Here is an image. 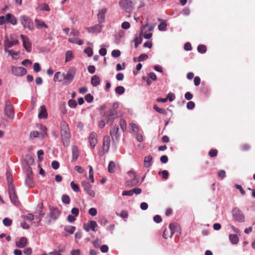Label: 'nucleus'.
<instances>
[{
	"label": "nucleus",
	"instance_id": "obj_1",
	"mask_svg": "<svg viewBox=\"0 0 255 255\" xmlns=\"http://www.w3.org/2000/svg\"><path fill=\"white\" fill-rule=\"evenodd\" d=\"M60 128L63 144L64 145L68 146L69 145V140L71 136L68 125L65 121H62L60 123Z\"/></svg>",
	"mask_w": 255,
	"mask_h": 255
},
{
	"label": "nucleus",
	"instance_id": "obj_2",
	"mask_svg": "<svg viewBox=\"0 0 255 255\" xmlns=\"http://www.w3.org/2000/svg\"><path fill=\"white\" fill-rule=\"evenodd\" d=\"M4 51H6V48L11 47L14 45L19 44V41L14 34H11L9 36L5 35L3 40Z\"/></svg>",
	"mask_w": 255,
	"mask_h": 255
},
{
	"label": "nucleus",
	"instance_id": "obj_3",
	"mask_svg": "<svg viewBox=\"0 0 255 255\" xmlns=\"http://www.w3.org/2000/svg\"><path fill=\"white\" fill-rule=\"evenodd\" d=\"M136 0H121L119 1V5L126 12L130 13L134 6Z\"/></svg>",
	"mask_w": 255,
	"mask_h": 255
},
{
	"label": "nucleus",
	"instance_id": "obj_4",
	"mask_svg": "<svg viewBox=\"0 0 255 255\" xmlns=\"http://www.w3.org/2000/svg\"><path fill=\"white\" fill-rule=\"evenodd\" d=\"M76 74V70L74 68H71L68 70L66 74H64V84L68 85L74 79Z\"/></svg>",
	"mask_w": 255,
	"mask_h": 255
},
{
	"label": "nucleus",
	"instance_id": "obj_5",
	"mask_svg": "<svg viewBox=\"0 0 255 255\" xmlns=\"http://www.w3.org/2000/svg\"><path fill=\"white\" fill-rule=\"evenodd\" d=\"M20 21L24 28H27L30 30L34 29V24L32 21L27 16L22 15L20 17Z\"/></svg>",
	"mask_w": 255,
	"mask_h": 255
},
{
	"label": "nucleus",
	"instance_id": "obj_6",
	"mask_svg": "<svg viewBox=\"0 0 255 255\" xmlns=\"http://www.w3.org/2000/svg\"><path fill=\"white\" fill-rule=\"evenodd\" d=\"M5 114L10 119H13L14 116L13 106L10 101L7 100L5 103L4 108Z\"/></svg>",
	"mask_w": 255,
	"mask_h": 255
},
{
	"label": "nucleus",
	"instance_id": "obj_7",
	"mask_svg": "<svg viewBox=\"0 0 255 255\" xmlns=\"http://www.w3.org/2000/svg\"><path fill=\"white\" fill-rule=\"evenodd\" d=\"M232 215L234 219L238 222L245 221V216L241 210L237 208H235L232 210Z\"/></svg>",
	"mask_w": 255,
	"mask_h": 255
},
{
	"label": "nucleus",
	"instance_id": "obj_8",
	"mask_svg": "<svg viewBox=\"0 0 255 255\" xmlns=\"http://www.w3.org/2000/svg\"><path fill=\"white\" fill-rule=\"evenodd\" d=\"M128 174L130 180L127 181V185L130 187L136 185L138 182V179L136 178L135 173L130 170L128 172Z\"/></svg>",
	"mask_w": 255,
	"mask_h": 255
},
{
	"label": "nucleus",
	"instance_id": "obj_9",
	"mask_svg": "<svg viewBox=\"0 0 255 255\" xmlns=\"http://www.w3.org/2000/svg\"><path fill=\"white\" fill-rule=\"evenodd\" d=\"M8 192L11 202L13 204L18 205L19 203V202L18 201L17 196L16 194L15 187H12V186H11L10 188H8Z\"/></svg>",
	"mask_w": 255,
	"mask_h": 255
},
{
	"label": "nucleus",
	"instance_id": "obj_10",
	"mask_svg": "<svg viewBox=\"0 0 255 255\" xmlns=\"http://www.w3.org/2000/svg\"><path fill=\"white\" fill-rule=\"evenodd\" d=\"M12 74L15 76H22L27 73V70L25 68L22 67L11 66Z\"/></svg>",
	"mask_w": 255,
	"mask_h": 255
},
{
	"label": "nucleus",
	"instance_id": "obj_11",
	"mask_svg": "<svg viewBox=\"0 0 255 255\" xmlns=\"http://www.w3.org/2000/svg\"><path fill=\"white\" fill-rule=\"evenodd\" d=\"M49 216L53 220L58 219L61 213L58 208L49 206Z\"/></svg>",
	"mask_w": 255,
	"mask_h": 255
},
{
	"label": "nucleus",
	"instance_id": "obj_12",
	"mask_svg": "<svg viewBox=\"0 0 255 255\" xmlns=\"http://www.w3.org/2000/svg\"><path fill=\"white\" fill-rule=\"evenodd\" d=\"M82 185L85 191L91 197H94L95 195L94 191L92 189V185L88 182L83 181Z\"/></svg>",
	"mask_w": 255,
	"mask_h": 255
},
{
	"label": "nucleus",
	"instance_id": "obj_13",
	"mask_svg": "<svg viewBox=\"0 0 255 255\" xmlns=\"http://www.w3.org/2000/svg\"><path fill=\"white\" fill-rule=\"evenodd\" d=\"M20 37L22 40L23 46L27 52L31 50V44L29 41V38L24 35L21 34Z\"/></svg>",
	"mask_w": 255,
	"mask_h": 255
},
{
	"label": "nucleus",
	"instance_id": "obj_14",
	"mask_svg": "<svg viewBox=\"0 0 255 255\" xmlns=\"http://www.w3.org/2000/svg\"><path fill=\"white\" fill-rule=\"evenodd\" d=\"M89 141L92 148H94L97 143V134L95 132H91L89 136Z\"/></svg>",
	"mask_w": 255,
	"mask_h": 255
},
{
	"label": "nucleus",
	"instance_id": "obj_15",
	"mask_svg": "<svg viewBox=\"0 0 255 255\" xmlns=\"http://www.w3.org/2000/svg\"><path fill=\"white\" fill-rule=\"evenodd\" d=\"M110 143H111V138L110 136L106 135L104 137L103 142V149L104 152H108L110 147Z\"/></svg>",
	"mask_w": 255,
	"mask_h": 255
},
{
	"label": "nucleus",
	"instance_id": "obj_16",
	"mask_svg": "<svg viewBox=\"0 0 255 255\" xmlns=\"http://www.w3.org/2000/svg\"><path fill=\"white\" fill-rule=\"evenodd\" d=\"M27 244V240L25 237H22L20 238L18 242H16V246L18 248H24Z\"/></svg>",
	"mask_w": 255,
	"mask_h": 255
},
{
	"label": "nucleus",
	"instance_id": "obj_17",
	"mask_svg": "<svg viewBox=\"0 0 255 255\" xmlns=\"http://www.w3.org/2000/svg\"><path fill=\"white\" fill-rule=\"evenodd\" d=\"M6 22L16 25L17 24V20L16 17L10 13H7L6 15Z\"/></svg>",
	"mask_w": 255,
	"mask_h": 255
},
{
	"label": "nucleus",
	"instance_id": "obj_18",
	"mask_svg": "<svg viewBox=\"0 0 255 255\" xmlns=\"http://www.w3.org/2000/svg\"><path fill=\"white\" fill-rule=\"evenodd\" d=\"M72 161H75L78 159L79 156L78 148L76 146H72Z\"/></svg>",
	"mask_w": 255,
	"mask_h": 255
},
{
	"label": "nucleus",
	"instance_id": "obj_19",
	"mask_svg": "<svg viewBox=\"0 0 255 255\" xmlns=\"http://www.w3.org/2000/svg\"><path fill=\"white\" fill-rule=\"evenodd\" d=\"M119 128L118 126L115 125L110 131V135L112 137L115 136V138L118 139L119 137Z\"/></svg>",
	"mask_w": 255,
	"mask_h": 255
},
{
	"label": "nucleus",
	"instance_id": "obj_20",
	"mask_svg": "<svg viewBox=\"0 0 255 255\" xmlns=\"http://www.w3.org/2000/svg\"><path fill=\"white\" fill-rule=\"evenodd\" d=\"M106 11L107 9L106 8H103L99 12L97 16L100 23H102L105 21V16Z\"/></svg>",
	"mask_w": 255,
	"mask_h": 255
},
{
	"label": "nucleus",
	"instance_id": "obj_21",
	"mask_svg": "<svg viewBox=\"0 0 255 255\" xmlns=\"http://www.w3.org/2000/svg\"><path fill=\"white\" fill-rule=\"evenodd\" d=\"M38 117L39 119H46L47 117V114L45 106L43 105L40 107V111L38 114Z\"/></svg>",
	"mask_w": 255,
	"mask_h": 255
},
{
	"label": "nucleus",
	"instance_id": "obj_22",
	"mask_svg": "<svg viewBox=\"0 0 255 255\" xmlns=\"http://www.w3.org/2000/svg\"><path fill=\"white\" fill-rule=\"evenodd\" d=\"M102 26L100 24H96L93 26L87 28L89 32L94 33L95 32H99L101 30Z\"/></svg>",
	"mask_w": 255,
	"mask_h": 255
},
{
	"label": "nucleus",
	"instance_id": "obj_23",
	"mask_svg": "<svg viewBox=\"0 0 255 255\" xmlns=\"http://www.w3.org/2000/svg\"><path fill=\"white\" fill-rule=\"evenodd\" d=\"M26 185L29 187L33 186V175H26L25 180Z\"/></svg>",
	"mask_w": 255,
	"mask_h": 255
},
{
	"label": "nucleus",
	"instance_id": "obj_24",
	"mask_svg": "<svg viewBox=\"0 0 255 255\" xmlns=\"http://www.w3.org/2000/svg\"><path fill=\"white\" fill-rule=\"evenodd\" d=\"M64 73L62 74L60 72H57L54 76L53 80L55 82H61L63 80Z\"/></svg>",
	"mask_w": 255,
	"mask_h": 255
},
{
	"label": "nucleus",
	"instance_id": "obj_25",
	"mask_svg": "<svg viewBox=\"0 0 255 255\" xmlns=\"http://www.w3.org/2000/svg\"><path fill=\"white\" fill-rule=\"evenodd\" d=\"M6 179L8 184V188H10L11 186H12V187H15L13 183L12 176L10 173H6Z\"/></svg>",
	"mask_w": 255,
	"mask_h": 255
},
{
	"label": "nucleus",
	"instance_id": "obj_26",
	"mask_svg": "<svg viewBox=\"0 0 255 255\" xmlns=\"http://www.w3.org/2000/svg\"><path fill=\"white\" fill-rule=\"evenodd\" d=\"M35 23L37 28H41L42 27H48V26L44 23L43 21L40 20L38 19H35Z\"/></svg>",
	"mask_w": 255,
	"mask_h": 255
},
{
	"label": "nucleus",
	"instance_id": "obj_27",
	"mask_svg": "<svg viewBox=\"0 0 255 255\" xmlns=\"http://www.w3.org/2000/svg\"><path fill=\"white\" fill-rule=\"evenodd\" d=\"M100 83V79L98 76L94 75L91 79V84L94 86L96 87L99 85Z\"/></svg>",
	"mask_w": 255,
	"mask_h": 255
},
{
	"label": "nucleus",
	"instance_id": "obj_28",
	"mask_svg": "<svg viewBox=\"0 0 255 255\" xmlns=\"http://www.w3.org/2000/svg\"><path fill=\"white\" fill-rule=\"evenodd\" d=\"M152 156L150 155L146 156L144 159V164L146 167H149L151 164Z\"/></svg>",
	"mask_w": 255,
	"mask_h": 255
},
{
	"label": "nucleus",
	"instance_id": "obj_29",
	"mask_svg": "<svg viewBox=\"0 0 255 255\" xmlns=\"http://www.w3.org/2000/svg\"><path fill=\"white\" fill-rule=\"evenodd\" d=\"M143 29H142L140 33V36L139 37H136L134 39V47L135 48H136L138 47V45L141 43L142 39L141 38V35L142 34Z\"/></svg>",
	"mask_w": 255,
	"mask_h": 255
},
{
	"label": "nucleus",
	"instance_id": "obj_30",
	"mask_svg": "<svg viewBox=\"0 0 255 255\" xmlns=\"http://www.w3.org/2000/svg\"><path fill=\"white\" fill-rule=\"evenodd\" d=\"M229 239L233 244H237L239 242V238L236 234H231L229 235Z\"/></svg>",
	"mask_w": 255,
	"mask_h": 255
},
{
	"label": "nucleus",
	"instance_id": "obj_31",
	"mask_svg": "<svg viewBox=\"0 0 255 255\" xmlns=\"http://www.w3.org/2000/svg\"><path fill=\"white\" fill-rule=\"evenodd\" d=\"M176 228H177L176 225L174 223H171V224H169V230H168L170 233L169 238H171L172 236H173V235L174 234Z\"/></svg>",
	"mask_w": 255,
	"mask_h": 255
},
{
	"label": "nucleus",
	"instance_id": "obj_32",
	"mask_svg": "<svg viewBox=\"0 0 255 255\" xmlns=\"http://www.w3.org/2000/svg\"><path fill=\"white\" fill-rule=\"evenodd\" d=\"M116 170V166L114 162L110 161L108 165V171L110 173H114Z\"/></svg>",
	"mask_w": 255,
	"mask_h": 255
},
{
	"label": "nucleus",
	"instance_id": "obj_33",
	"mask_svg": "<svg viewBox=\"0 0 255 255\" xmlns=\"http://www.w3.org/2000/svg\"><path fill=\"white\" fill-rule=\"evenodd\" d=\"M74 58V55L72 51L68 50L66 53L65 62L70 61Z\"/></svg>",
	"mask_w": 255,
	"mask_h": 255
},
{
	"label": "nucleus",
	"instance_id": "obj_34",
	"mask_svg": "<svg viewBox=\"0 0 255 255\" xmlns=\"http://www.w3.org/2000/svg\"><path fill=\"white\" fill-rule=\"evenodd\" d=\"M40 134L41 135L42 138H43L44 135L42 133H40L37 131H31L29 134V138L32 139L34 138L38 137Z\"/></svg>",
	"mask_w": 255,
	"mask_h": 255
},
{
	"label": "nucleus",
	"instance_id": "obj_35",
	"mask_svg": "<svg viewBox=\"0 0 255 255\" xmlns=\"http://www.w3.org/2000/svg\"><path fill=\"white\" fill-rule=\"evenodd\" d=\"M107 116L115 117V118L119 117L117 111L112 108L107 112Z\"/></svg>",
	"mask_w": 255,
	"mask_h": 255
},
{
	"label": "nucleus",
	"instance_id": "obj_36",
	"mask_svg": "<svg viewBox=\"0 0 255 255\" xmlns=\"http://www.w3.org/2000/svg\"><path fill=\"white\" fill-rule=\"evenodd\" d=\"M153 108L155 111L161 114L165 115L167 114V112L164 109L159 108L156 105L153 106Z\"/></svg>",
	"mask_w": 255,
	"mask_h": 255
},
{
	"label": "nucleus",
	"instance_id": "obj_37",
	"mask_svg": "<svg viewBox=\"0 0 255 255\" xmlns=\"http://www.w3.org/2000/svg\"><path fill=\"white\" fill-rule=\"evenodd\" d=\"M64 230L69 234H72L75 231L76 228L75 227L72 226H66Z\"/></svg>",
	"mask_w": 255,
	"mask_h": 255
},
{
	"label": "nucleus",
	"instance_id": "obj_38",
	"mask_svg": "<svg viewBox=\"0 0 255 255\" xmlns=\"http://www.w3.org/2000/svg\"><path fill=\"white\" fill-rule=\"evenodd\" d=\"M69 41L71 43H76L79 45H81L83 44V41L82 40L77 39L76 38H69Z\"/></svg>",
	"mask_w": 255,
	"mask_h": 255
},
{
	"label": "nucleus",
	"instance_id": "obj_39",
	"mask_svg": "<svg viewBox=\"0 0 255 255\" xmlns=\"http://www.w3.org/2000/svg\"><path fill=\"white\" fill-rule=\"evenodd\" d=\"M116 93L119 95H122L125 93V89L123 86H118L115 89Z\"/></svg>",
	"mask_w": 255,
	"mask_h": 255
},
{
	"label": "nucleus",
	"instance_id": "obj_40",
	"mask_svg": "<svg viewBox=\"0 0 255 255\" xmlns=\"http://www.w3.org/2000/svg\"><path fill=\"white\" fill-rule=\"evenodd\" d=\"M43 208V203H40L37 205V212L39 214V216H43L44 215V213H42V209Z\"/></svg>",
	"mask_w": 255,
	"mask_h": 255
},
{
	"label": "nucleus",
	"instance_id": "obj_41",
	"mask_svg": "<svg viewBox=\"0 0 255 255\" xmlns=\"http://www.w3.org/2000/svg\"><path fill=\"white\" fill-rule=\"evenodd\" d=\"M197 50L199 53H204L207 51V48L205 45H199L197 47Z\"/></svg>",
	"mask_w": 255,
	"mask_h": 255
},
{
	"label": "nucleus",
	"instance_id": "obj_42",
	"mask_svg": "<svg viewBox=\"0 0 255 255\" xmlns=\"http://www.w3.org/2000/svg\"><path fill=\"white\" fill-rule=\"evenodd\" d=\"M89 226L90 229H91L93 231L95 232L96 231V228L97 227L98 225L95 221H90L89 222Z\"/></svg>",
	"mask_w": 255,
	"mask_h": 255
},
{
	"label": "nucleus",
	"instance_id": "obj_43",
	"mask_svg": "<svg viewBox=\"0 0 255 255\" xmlns=\"http://www.w3.org/2000/svg\"><path fill=\"white\" fill-rule=\"evenodd\" d=\"M62 201L64 203L66 204H69L70 202V199L69 196L67 195H63L62 196Z\"/></svg>",
	"mask_w": 255,
	"mask_h": 255
},
{
	"label": "nucleus",
	"instance_id": "obj_44",
	"mask_svg": "<svg viewBox=\"0 0 255 255\" xmlns=\"http://www.w3.org/2000/svg\"><path fill=\"white\" fill-rule=\"evenodd\" d=\"M2 223L6 227L10 226L12 224V220L8 218H5L3 219Z\"/></svg>",
	"mask_w": 255,
	"mask_h": 255
},
{
	"label": "nucleus",
	"instance_id": "obj_45",
	"mask_svg": "<svg viewBox=\"0 0 255 255\" xmlns=\"http://www.w3.org/2000/svg\"><path fill=\"white\" fill-rule=\"evenodd\" d=\"M119 124L122 129L123 130V131H124L127 128V123L126 121L123 119H121L119 122Z\"/></svg>",
	"mask_w": 255,
	"mask_h": 255
},
{
	"label": "nucleus",
	"instance_id": "obj_46",
	"mask_svg": "<svg viewBox=\"0 0 255 255\" xmlns=\"http://www.w3.org/2000/svg\"><path fill=\"white\" fill-rule=\"evenodd\" d=\"M85 100L89 103L93 101L94 97L91 94H88L85 96Z\"/></svg>",
	"mask_w": 255,
	"mask_h": 255
},
{
	"label": "nucleus",
	"instance_id": "obj_47",
	"mask_svg": "<svg viewBox=\"0 0 255 255\" xmlns=\"http://www.w3.org/2000/svg\"><path fill=\"white\" fill-rule=\"evenodd\" d=\"M71 186L73 190H74L75 192H79L80 189L79 186L74 183L73 181H72L70 183Z\"/></svg>",
	"mask_w": 255,
	"mask_h": 255
},
{
	"label": "nucleus",
	"instance_id": "obj_48",
	"mask_svg": "<svg viewBox=\"0 0 255 255\" xmlns=\"http://www.w3.org/2000/svg\"><path fill=\"white\" fill-rule=\"evenodd\" d=\"M39 9L41 10H46V11H49L50 8L49 7V6L46 3H43L39 5Z\"/></svg>",
	"mask_w": 255,
	"mask_h": 255
},
{
	"label": "nucleus",
	"instance_id": "obj_49",
	"mask_svg": "<svg viewBox=\"0 0 255 255\" xmlns=\"http://www.w3.org/2000/svg\"><path fill=\"white\" fill-rule=\"evenodd\" d=\"M68 105L71 108H75L77 106V103L75 100L70 99L68 101Z\"/></svg>",
	"mask_w": 255,
	"mask_h": 255
},
{
	"label": "nucleus",
	"instance_id": "obj_50",
	"mask_svg": "<svg viewBox=\"0 0 255 255\" xmlns=\"http://www.w3.org/2000/svg\"><path fill=\"white\" fill-rule=\"evenodd\" d=\"M218 150L215 149H211L209 152V155L211 157H214L217 155Z\"/></svg>",
	"mask_w": 255,
	"mask_h": 255
},
{
	"label": "nucleus",
	"instance_id": "obj_51",
	"mask_svg": "<svg viewBox=\"0 0 255 255\" xmlns=\"http://www.w3.org/2000/svg\"><path fill=\"white\" fill-rule=\"evenodd\" d=\"M167 24L164 22H161L160 23V24L158 25V29L160 31H164L166 30V28Z\"/></svg>",
	"mask_w": 255,
	"mask_h": 255
},
{
	"label": "nucleus",
	"instance_id": "obj_52",
	"mask_svg": "<svg viewBox=\"0 0 255 255\" xmlns=\"http://www.w3.org/2000/svg\"><path fill=\"white\" fill-rule=\"evenodd\" d=\"M121 55V51L119 50H114L112 52V55L115 58L118 57Z\"/></svg>",
	"mask_w": 255,
	"mask_h": 255
},
{
	"label": "nucleus",
	"instance_id": "obj_53",
	"mask_svg": "<svg viewBox=\"0 0 255 255\" xmlns=\"http://www.w3.org/2000/svg\"><path fill=\"white\" fill-rule=\"evenodd\" d=\"M159 174H161L162 176V178L163 179H167L168 177V172L167 170H163L159 173Z\"/></svg>",
	"mask_w": 255,
	"mask_h": 255
},
{
	"label": "nucleus",
	"instance_id": "obj_54",
	"mask_svg": "<svg viewBox=\"0 0 255 255\" xmlns=\"http://www.w3.org/2000/svg\"><path fill=\"white\" fill-rule=\"evenodd\" d=\"M84 52L86 53L89 57L92 56L93 52V50L90 47H88L84 50Z\"/></svg>",
	"mask_w": 255,
	"mask_h": 255
},
{
	"label": "nucleus",
	"instance_id": "obj_55",
	"mask_svg": "<svg viewBox=\"0 0 255 255\" xmlns=\"http://www.w3.org/2000/svg\"><path fill=\"white\" fill-rule=\"evenodd\" d=\"M26 160L28 164H32L34 162L33 158L30 155H27L26 156Z\"/></svg>",
	"mask_w": 255,
	"mask_h": 255
},
{
	"label": "nucleus",
	"instance_id": "obj_56",
	"mask_svg": "<svg viewBox=\"0 0 255 255\" xmlns=\"http://www.w3.org/2000/svg\"><path fill=\"white\" fill-rule=\"evenodd\" d=\"M148 58V56L146 54H141L138 57V61H142L146 60Z\"/></svg>",
	"mask_w": 255,
	"mask_h": 255
},
{
	"label": "nucleus",
	"instance_id": "obj_57",
	"mask_svg": "<svg viewBox=\"0 0 255 255\" xmlns=\"http://www.w3.org/2000/svg\"><path fill=\"white\" fill-rule=\"evenodd\" d=\"M121 26L123 29H128L129 28L130 24L128 22L125 21L122 23Z\"/></svg>",
	"mask_w": 255,
	"mask_h": 255
},
{
	"label": "nucleus",
	"instance_id": "obj_58",
	"mask_svg": "<svg viewBox=\"0 0 255 255\" xmlns=\"http://www.w3.org/2000/svg\"><path fill=\"white\" fill-rule=\"evenodd\" d=\"M108 117V119H107V124L109 125H111L115 119H117V118H115V117H110V116H107Z\"/></svg>",
	"mask_w": 255,
	"mask_h": 255
},
{
	"label": "nucleus",
	"instance_id": "obj_59",
	"mask_svg": "<svg viewBox=\"0 0 255 255\" xmlns=\"http://www.w3.org/2000/svg\"><path fill=\"white\" fill-rule=\"evenodd\" d=\"M51 166L54 169H57L59 167V163L58 161L55 160L52 162Z\"/></svg>",
	"mask_w": 255,
	"mask_h": 255
},
{
	"label": "nucleus",
	"instance_id": "obj_60",
	"mask_svg": "<svg viewBox=\"0 0 255 255\" xmlns=\"http://www.w3.org/2000/svg\"><path fill=\"white\" fill-rule=\"evenodd\" d=\"M235 187L237 189L240 190L242 195H245V194H246L245 191L243 189V188H242L241 185H238V184H236Z\"/></svg>",
	"mask_w": 255,
	"mask_h": 255
},
{
	"label": "nucleus",
	"instance_id": "obj_61",
	"mask_svg": "<svg viewBox=\"0 0 255 255\" xmlns=\"http://www.w3.org/2000/svg\"><path fill=\"white\" fill-rule=\"evenodd\" d=\"M166 98L167 100H169L170 102H172L175 99V96L174 94L170 93L167 95Z\"/></svg>",
	"mask_w": 255,
	"mask_h": 255
},
{
	"label": "nucleus",
	"instance_id": "obj_62",
	"mask_svg": "<svg viewBox=\"0 0 255 255\" xmlns=\"http://www.w3.org/2000/svg\"><path fill=\"white\" fill-rule=\"evenodd\" d=\"M33 69L36 72H39L40 71V65L38 63H35L33 65Z\"/></svg>",
	"mask_w": 255,
	"mask_h": 255
},
{
	"label": "nucleus",
	"instance_id": "obj_63",
	"mask_svg": "<svg viewBox=\"0 0 255 255\" xmlns=\"http://www.w3.org/2000/svg\"><path fill=\"white\" fill-rule=\"evenodd\" d=\"M89 213L93 216L96 215L97 212V210L95 208H91L89 210Z\"/></svg>",
	"mask_w": 255,
	"mask_h": 255
},
{
	"label": "nucleus",
	"instance_id": "obj_64",
	"mask_svg": "<svg viewBox=\"0 0 255 255\" xmlns=\"http://www.w3.org/2000/svg\"><path fill=\"white\" fill-rule=\"evenodd\" d=\"M153 220L157 223H159L162 221V218L160 216L157 215H155L153 218Z\"/></svg>",
	"mask_w": 255,
	"mask_h": 255
}]
</instances>
